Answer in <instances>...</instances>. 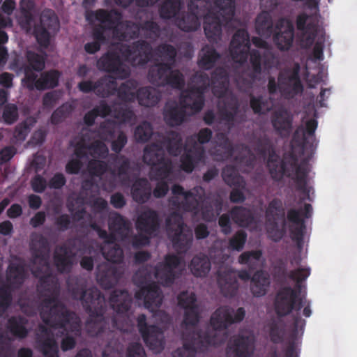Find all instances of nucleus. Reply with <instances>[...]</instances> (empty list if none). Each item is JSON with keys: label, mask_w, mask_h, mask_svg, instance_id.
Here are the masks:
<instances>
[{"label": "nucleus", "mask_w": 357, "mask_h": 357, "mask_svg": "<svg viewBox=\"0 0 357 357\" xmlns=\"http://www.w3.org/2000/svg\"><path fill=\"white\" fill-rule=\"evenodd\" d=\"M72 297L80 300L89 317L85 328L91 337L101 336L107 330L118 328L117 315L127 313L132 304V298L126 289H116L109 298L111 309L116 314L106 315L107 304L104 295L96 287L84 289L83 286H76L70 289Z\"/></svg>", "instance_id": "obj_1"}, {"label": "nucleus", "mask_w": 357, "mask_h": 357, "mask_svg": "<svg viewBox=\"0 0 357 357\" xmlns=\"http://www.w3.org/2000/svg\"><path fill=\"white\" fill-rule=\"evenodd\" d=\"M245 317L243 307H238L236 312L228 306L222 305L217 308L211 314L210 324L212 329L194 331L183 334V345L178 348L172 357H195L197 351H204L209 346H218L222 340L217 335L218 331L227 330L231 325L241 322Z\"/></svg>", "instance_id": "obj_2"}, {"label": "nucleus", "mask_w": 357, "mask_h": 357, "mask_svg": "<svg viewBox=\"0 0 357 357\" xmlns=\"http://www.w3.org/2000/svg\"><path fill=\"white\" fill-rule=\"evenodd\" d=\"M38 288L44 296L40 311L43 321L54 329H63L72 324L75 329L79 331V325L75 314L68 310L59 299L60 286L58 280L50 273L41 276Z\"/></svg>", "instance_id": "obj_3"}, {"label": "nucleus", "mask_w": 357, "mask_h": 357, "mask_svg": "<svg viewBox=\"0 0 357 357\" xmlns=\"http://www.w3.org/2000/svg\"><path fill=\"white\" fill-rule=\"evenodd\" d=\"M211 0H190L188 11L178 15L175 25L184 32H192L200 27V17H204V31L210 43H216L222 35L221 15Z\"/></svg>", "instance_id": "obj_4"}, {"label": "nucleus", "mask_w": 357, "mask_h": 357, "mask_svg": "<svg viewBox=\"0 0 357 357\" xmlns=\"http://www.w3.org/2000/svg\"><path fill=\"white\" fill-rule=\"evenodd\" d=\"M310 275V268H298L289 271V278L296 282L294 288L290 286L281 287L275 295L274 305L278 317H286L294 310L296 312L292 315L294 335L298 334L299 331H303L306 324L300 316L299 311L303 307V297L301 296L302 283Z\"/></svg>", "instance_id": "obj_5"}, {"label": "nucleus", "mask_w": 357, "mask_h": 357, "mask_svg": "<svg viewBox=\"0 0 357 357\" xmlns=\"http://www.w3.org/2000/svg\"><path fill=\"white\" fill-rule=\"evenodd\" d=\"M257 33L266 38L273 35V42L282 50H288L292 46L294 37V28L292 22L287 19H279L273 26V20L267 12L259 13L255 22Z\"/></svg>", "instance_id": "obj_6"}, {"label": "nucleus", "mask_w": 357, "mask_h": 357, "mask_svg": "<svg viewBox=\"0 0 357 357\" xmlns=\"http://www.w3.org/2000/svg\"><path fill=\"white\" fill-rule=\"evenodd\" d=\"M93 16L100 24L95 25L92 29V38L93 41L84 45V50L88 54H95L100 50L101 45L107 43L106 31H117L116 27L121 24L122 15L119 11L115 9L107 10L105 9H98L87 16L90 20Z\"/></svg>", "instance_id": "obj_7"}, {"label": "nucleus", "mask_w": 357, "mask_h": 357, "mask_svg": "<svg viewBox=\"0 0 357 357\" xmlns=\"http://www.w3.org/2000/svg\"><path fill=\"white\" fill-rule=\"evenodd\" d=\"M250 49V36L245 29H238L230 42L229 50L232 60L240 64L244 63L250 53V62L252 73L257 76L261 73L262 55L257 50Z\"/></svg>", "instance_id": "obj_8"}, {"label": "nucleus", "mask_w": 357, "mask_h": 357, "mask_svg": "<svg viewBox=\"0 0 357 357\" xmlns=\"http://www.w3.org/2000/svg\"><path fill=\"white\" fill-rule=\"evenodd\" d=\"M27 278L24 262H11L6 271L7 284L0 286V318L10 306L13 301L12 290L19 289Z\"/></svg>", "instance_id": "obj_9"}, {"label": "nucleus", "mask_w": 357, "mask_h": 357, "mask_svg": "<svg viewBox=\"0 0 357 357\" xmlns=\"http://www.w3.org/2000/svg\"><path fill=\"white\" fill-rule=\"evenodd\" d=\"M179 211L176 210L168 216L166 227L174 248L179 253H185L192 245L193 235L192 229L184 223Z\"/></svg>", "instance_id": "obj_10"}, {"label": "nucleus", "mask_w": 357, "mask_h": 357, "mask_svg": "<svg viewBox=\"0 0 357 357\" xmlns=\"http://www.w3.org/2000/svg\"><path fill=\"white\" fill-rule=\"evenodd\" d=\"M143 161L151 166V178L159 181L165 180L173 172L172 160L165 156L161 145L151 144L144 150Z\"/></svg>", "instance_id": "obj_11"}, {"label": "nucleus", "mask_w": 357, "mask_h": 357, "mask_svg": "<svg viewBox=\"0 0 357 357\" xmlns=\"http://www.w3.org/2000/svg\"><path fill=\"white\" fill-rule=\"evenodd\" d=\"M319 3L317 0H306L305 6L310 10V14L301 13L296 17V28L302 33L303 42L307 47L312 45L315 38L321 31L319 26L320 18Z\"/></svg>", "instance_id": "obj_12"}, {"label": "nucleus", "mask_w": 357, "mask_h": 357, "mask_svg": "<svg viewBox=\"0 0 357 357\" xmlns=\"http://www.w3.org/2000/svg\"><path fill=\"white\" fill-rule=\"evenodd\" d=\"M276 171L271 174L273 179L279 180L284 176L291 177L295 174L294 181L298 190H304L307 185L308 168L306 162L298 164V158L294 153H289L284 156V159L279 162Z\"/></svg>", "instance_id": "obj_13"}, {"label": "nucleus", "mask_w": 357, "mask_h": 357, "mask_svg": "<svg viewBox=\"0 0 357 357\" xmlns=\"http://www.w3.org/2000/svg\"><path fill=\"white\" fill-rule=\"evenodd\" d=\"M174 66L165 62H156L151 65L148 71L151 83L159 86H169L181 90L185 86L183 75L179 70H173Z\"/></svg>", "instance_id": "obj_14"}, {"label": "nucleus", "mask_w": 357, "mask_h": 357, "mask_svg": "<svg viewBox=\"0 0 357 357\" xmlns=\"http://www.w3.org/2000/svg\"><path fill=\"white\" fill-rule=\"evenodd\" d=\"M172 192L174 196L169 199V202L173 208L197 213L199 208L198 199L203 198L205 190L202 186H195L185 191L181 185L174 184Z\"/></svg>", "instance_id": "obj_15"}, {"label": "nucleus", "mask_w": 357, "mask_h": 357, "mask_svg": "<svg viewBox=\"0 0 357 357\" xmlns=\"http://www.w3.org/2000/svg\"><path fill=\"white\" fill-rule=\"evenodd\" d=\"M194 82L197 85L190 86L181 93V102L194 112H199L205 104L204 93L210 86V78L206 73H201L195 75Z\"/></svg>", "instance_id": "obj_16"}, {"label": "nucleus", "mask_w": 357, "mask_h": 357, "mask_svg": "<svg viewBox=\"0 0 357 357\" xmlns=\"http://www.w3.org/2000/svg\"><path fill=\"white\" fill-rule=\"evenodd\" d=\"M265 215L270 227L268 231L274 241H279L285 234L284 208L281 199H273L268 204Z\"/></svg>", "instance_id": "obj_17"}, {"label": "nucleus", "mask_w": 357, "mask_h": 357, "mask_svg": "<svg viewBox=\"0 0 357 357\" xmlns=\"http://www.w3.org/2000/svg\"><path fill=\"white\" fill-rule=\"evenodd\" d=\"M254 271L241 270L236 273V271L229 268H225L223 270H218V284L221 293L225 297L232 298L235 296L238 289V278L248 281H252V273Z\"/></svg>", "instance_id": "obj_18"}, {"label": "nucleus", "mask_w": 357, "mask_h": 357, "mask_svg": "<svg viewBox=\"0 0 357 357\" xmlns=\"http://www.w3.org/2000/svg\"><path fill=\"white\" fill-rule=\"evenodd\" d=\"M301 66L298 62L293 67L280 71L278 79L280 86V93L286 98H294L303 91V85L300 77Z\"/></svg>", "instance_id": "obj_19"}, {"label": "nucleus", "mask_w": 357, "mask_h": 357, "mask_svg": "<svg viewBox=\"0 0 357 357\" xmlns=\"http://www.w3.org/2000/svg\"><path fill=\"white\" fill-rule=\"evenodd\" d=\"M61 73L56 70H50L43 72L38 77V75L33 72L29 66L25 68V77L22 79V84L29 91L34 89L38 91L52 89L59 85Z\"/></svg>", "instance_id": "obj_20"}, {"label": "nucleus", "mask_w": 357, "mask_h": 357, "mask_svg": "<svg viewBox=\"0 0 357 357\" xmlns=\"http://www.w3.org/2000/svg\"><path fill=\"white\" fill-rule=\"evenodd\" d=\"M137 323L138 331L147 347L154 352L162 351L165 344L162 329L156 325H148L144 314L137 317Z\"/></svg>", "instance_id": "obj_21"}, {"label": "nucleus", "mask_w": 357, "mask_h": 357, "mask_svg": "<svg viewBox=\"0 0 357 357\" xmlns=\"http://www.w3.org/2000/svg\"><path fill=\"white\" fill-rule=\"evenodd\" d=\"M312 213V207L310 204H305L303 213L301 210L291 208L287 213V219L291 223L289 226V232L293 241L296 242L297 247L301 249L303 245V238L305 230V218H309Z\"/></svg>", "instance_id": "obj_22"}, {"label": "nucleus", "mask_w": 357, "mask_h": 357, "mask_svg": "<svg viewBox=\"0 0 357 357\" xmlns=\"http://www.w3.org/2000/svg\"><path fill=\"white\" fill-rule=\"evenodd\" d=\"M317 126L318 122L315 119H308L304 125L298 126L292 135V146H298L302 151L305 149L311 151L315 149L317 145L315 137Z\"/></svg>", "instance_id": "obj_23"}, {"label": "nucleus", "mask_w": 357, "mask_h": 357, "mask_svg": "<svg viewBox=\"0 0 357 357\" xmlns=\"http://www.w3.org/2000/svg\"><path fill=\"white\" fill-rule=\"evenodd\" d=\"M96 67L100 71L112 73L119 79H126L130 76L129 68L115 51H108L103 54L97 60Z\"/></svg>", "instance_id": "obj_24"}, {"label": "nucleus", "mask_w": 357, "mask_h": 357, "mask_svg": "<svg viewBox=\"0 0 357 357\" xmlns=\"http://www.w3.org/2000/svg\"><path fill=\"white\" fill-rule=\"evenodd\" d=\"M252 143L255 152L262 158L267 159V166L270 174L274 173L280 160L278 155L276 154L271 138L267 134L263 133L255 136Z\"/></svg>", "instance_id": "obj_25"}, {"label": "nucleus", "mask_w": 357, "mask_h": 357, "mask_svg": "<svg viewBox=\"0 0 357 357\" xmlns=\"http://www.w3.org/2000/svg\"><path fill=\"white\" fill-rule=\"evenodd\" d=\"M178 305L184 310L183 324L195 326L200 319V310L194 292L181 291L177 296Z\"/></svg>", "instance_id": "obj_26"}, {"label": "nucleus", "mask_w": 357, "mask_h": 357, "mask_svg": "<svg viewBox=\"0 0 357 357\" xmlns=\"http://www.w3.org/2000/svg\"><path fill=\"white\" fill-rule=\"evenodd\" d=\"M255 338L252 334H237L229 341L227 347V357H252L255 351Z\"/></svg>", "instance_id": "obj_27"}, {"label": "nucleus", "mask_w": 357, "mask_h": 357, "mask_svg": "<svg viewBox=\"0 0 357 357\" xmlns=\"http://www.w3.org/2000/svg\"><path fill=\"white\" fill-rule=\"evenodd\" d=\"M153 48L150 43L139 40L123 47L122 53L132 64L146 65L152 57Z\"/></svg>", "instance_id": "obj_28"}, {"label": "nucleus", "mask_w": 357, "mask_h": 357, "mask_svg": "<svg viewBox=\"0 0 357 357\" xmlns=\"http://www.w3.org/2000/svg\"><path fill=\"white\" fill-rule=\"evenodd\" d=\"M160 218L158 213L150 208L142 211L135 221L136 229L142 234L155 236L159 231Z\"/></svg>", "instance_id": "obj_29"}, {"label": "nucleus", "mask_w": 357, "mask_h": 357, "mask_svg": "<svg viewBox=\"0 0 357 357\" xmlns=\"http://www.w3.org/2000/svg\"><path fill=\"white\" fill-rule=\"evenodd\" d=\"M140 32L145 38L155 40L160 35V27L153 20H146L142 23L128 22L127 33L122 34V38L125 39L128 34L130 38L136 39L139 38Z\"/></svg>", "instance_id": "obj_30"}, {"label": "nucleus", "mask_w": 357, "mask_h": 357, "mask_svg": "<svg viewBox=\"0 0 357 357\" xmlns=\"http://www.w3.org/2000/svg\"><path fill=\"white\" fill-rule=\"evenodd\" d=\"M121 275L119 269L113 264L102 262L97 266L96 280L103 289H112L118 282Z\"/></svg>", "instance_id": "obj_31"}, {"label": "nucleus", "mask_w": 357, "mask_h": 357, "mask_svg": "<svg viewBox=\"0 0 357 357\" xmlns=\"http://www.w3.org/2000/svg\"><path fill=\"white\" fill-rule=\"evenodd\" d=\"M205 149L197 144L194 140L190 149L185 147V153L181 157V169L187 172H192L196 165L205 161Z\"/></svg>", "instance_id": "obj_32"}, {"label": "nucleus", "mask_w": 357, "mask_h": 357, "mask_svg": "<svg viewBox=\"0 0 357 357\" xmlns=\"http://www.w3.org/2000/svg\"><path fill=\"white\" fill-rule=\"evenodd\" d=\"M137 299L143 300L144 305L149 309L159 307L162 305V294L160 287L154 282L140 288L135 295Z\"/></svg>", "instance_id": "obj_33"}, {"label": "nucleus", "mask_w": 357, "mask_h": 357, "mask_svg": "<svg viewBox=\"0 0 357 357\" xmlns=\"http://www.w3.org/2000/svg\"><path fill=\"white\" fill-rule=\"evenodd\" d=\"M271 121L275 132L281 137H287L291 133L293 116L286 109L280 108L274 111Z\"/></svg>", "instance_id": "obj_34"}, {"label": "nucleus", "mask_w": 357, "mask_h": 357, "mask_svg": "<svg viewBox=\"0 0 357 357\" xmlns=\"http://www.w3.org/2000/svg\"><path fill=\"white\" fill-rule=\"evenodd\" d=\"M215 142L218 148L211 149L210 154L217 161L230 159L234 155V149L227 135L224 132H218L215 135Z\"/></svg>", "instance_id": "obj_35"}, {"label": "nucleus", "mask_w": 357, "mask_h": 357, "mask_svg": "<svg viewBox=\"0 0 357 357\" xmlns=\"http://www.w3.org/2000/svg\"><path fill=\"white\" fill-rule=\"evenodd\" d=\"M30 250L34 261L40 260L43 265L48 266L45 254L49 250V243L43 234L36 232L31 234Z\"/></svg>", "instance_id": "obj_36"}, {"label": "nucleus", "mask_w": 357, "mask_h": 357, "mask_svg": "<svg viewBox=\"0 0 357 357\" xmlns=\"http://www.w3.org/2000/svg\"><path fill=\"white\" fill-rule=\"evenodd\" d=\"M222 97V105L220 106L219 112L223 121L228 123H233L239 111L240 104L238 98L233 93Z\"/></svg>", "instance_id": "obj_37"}, {"label": "nucleus", "mask_w": 357, "mask_h": 357, "mask_svg": "<svg viewBox=\"0 0 357 357\" xmlns=\"http://www.w3.org/2000/svg\"><path fill=\"white\" fill-rule=\"evenodd\" d=\"M108 226L114 236L122 240L127 238L131 232L130 221L117 212L112 213L109 218Z\"/></svg>", "instance_id": "obj_38"}, {"label": "nucleus", "mask_w": 357, "mask_h": 357, "mask_svg": "<svg viewBox=\"0 0 357 357\" xmlns=\"http://www.w3.org/2000/svg\"><path fill=\"white\" fill-rule=\"evenodd\" d=\"M229 83V74L225 68L218 67L212 72V91L215 96L222 97L227 91Z\"/></svg>", "instance_id": "obj_39"}, {"label": "nucleus", "mask_w": 357, "mask_h": 357, "mask_svg": "<svg viewBox=\"0 0 357 357\" xmlns=\"http://www.w3.org/2000/svg\"><path fill=\"white\" fill-rule=\"evenodd\" d=\"M198 211H201L202 219L206 222L215 220L222 209V201L217 197L212 201L205 199V195L202 199H199ZM197 213L196 214H197Z\"/></svg>", "instance_id": "obj_40"}, {"label": "nucleus", "mask_w": 357, "mask_h": 357, "mask_svg": "<svg viewBox=\"0 0 357 357\" xmlns=\"http://www.w3.org/2000/svg\"><path fill=\"white\" fill-rule=\"evenodd\" d=\"M157 144L161 145L162 149H166L167 153L172 156L179 155L183 149V139L181 134L171 130L162 136L161 141Z\"/></svg>", "instance_id": "obj_41"}, {"label": "nucleus", "mask_w": 357, "mask_h": 357, "mask_svg": "<svg viewBox=\"0 0 357 357\" xmlns=\"http://www.w3.org/2000/svg\"><path fill=\"white\" fill-rule=\"evenodd\" d=\"M73 255L65 245L57 248L54 253L53 259L57 271L61 273H68L73 268Z\"/></svg>", "instance_id": "obj_42"}, {"label": "nucleus", "mask_w": 357, "mask_h": 357, "mask_svg": "<svg viewBox=\"0 0 357 357\" xmlns=\"http://www.w3.org/2000/svg\"><path fill=\"white\" fill-rule=\"evenodd\" d=\"M132 199L140 204L147 202L151 196V188L146 178H139L132 183L130 189Z\"/></svg>", "instance_id": "obj_43"}, {"label": "nucleus", "mask_w": 357, "mask_h": 357, "mask_svg": "<svg viewBox=\"0 0 357 357\" xmlns=\"http://www.w3.org/2000/svg\"><path fill=\"white\" fill-rule=\"evenodd\" d=\"M179 102L181 107L171 106L166 107L164 110V119L166 123L170 126H180L184 122L186 116V109H190L195 113L190 107H185L181 102V95L180 96Z\"/></svg>", "instance_id": "obj_44"}, {"label": "nucleus", "mask_w": 357, "mask_h": 357, "mask_svg": "<svg viewBox=\"0 0 357 357\" xmlns=\"http://www.w3.org/2000/svg\"><path fill=\"white\" fill-rule=\"evenodd\" d=\"M250 107L255 114L266 115L273 108L274 99L264 95L249 93Z\"/></svg>", "instance_id": "obj_45"}, {"label": "nucleus", "mask_w": 357, "mask_h": 357, "mask_svg": "<svg viewBox=\"0 0 357 357\" xmlns=\"http://www.w3.org/2000/svg\"><path fill=\"white\" fill-rule=\"evenodd\" d=\"M160 98V93L151 86L139 88L137 91L136 99L140 105L146 107H154Z\"/></svg>", "instance_id": "obj_46"}, {"label": "nucleus", "mask_w": 357, "mask_h": 357, "mask_svg": "<svg viewBox=\"0 0 357 357\" xmlns=\"http://www.w3.org/2000/svg\"><path fill=\"white\" fill-rule=\"evenodd\" d=\"M96 95L100 98H107L116 94L117 82L109 75H105L96 81Z\"/></svg>", "instance_id": "obj_47"}, {"label": "nucleus", "mask_w": 357, "mask_h": 357, "mask_svg": "<svg viewBox=\"0 0 357 357\" xmlns=\"http://www.w3.org/2000/svg\"><path fill=\"white\" fill-rule=\"evenodd\" d=\"M189 268L195 277L203 278L209 273L211 264L206 255L200 253L192 259Z\"/></svg>", "instance_id": "obj_48"}, {"label": "nucleus", "mask_w": 357, "mask_h": 357, "mask_svg": "<svg viewBox=\"0 0 357 357\" xmlns=\"http://www.w3.org/2000/svg\"><path fill=\"white\" fill-rule=\"evenodd\" d=\"M233 221L241 227H248L255 223L252 212L243 206H234L230 211Z\"/></svg>", "instance_id": "obj_49"}, {"label": "nucleus", "mask_w": 357, "mask_h": 357, "mask_svg": "<svg viewBox=\"0 0 357 357\" xmlns=\"http://www.w3.org/2000/svg\"><path fill=\"white\" fill-rule=\"evenodd\" d=\"M269 285V277L263 271H257L253 274L250 289L255 296L260 297L264 296L267 292Z\"/></svg>", "instance_id": "obj_50"}, {"label": "nucleus", "mask_w": 357, "mask_h": 357, "mask_svg": "<svg viewBox=\"0 0 357 357\" xmlns=\"http://www.w3.org/2000/svg\"><path fill=\"white\" fill-rule=\"evenodd\" d=\"M224 182L230 187L244 189L246 185L244 178L238 173V170L231 165H226L222 171Z\"/></svg>", "instance_id": "obj_51"}, {"label": "nucleus", "mask_w": 357, "mask_h": 357, "mask_svg": "<svg viewBox=\"0 0 357 357\" xmlns=\"http://www.w3.org/2000/svg\"><path fill=\"white\" fill-rule=\"evenodd\" d=\"M183 3L181 0H164L160 5L158 13L162 20L176 19Z\"/></svg>", "instance_id": "obj_52"}, {"label": "nucleus", "mask_w": 357, "mask_h": 357, "mask_svg": "<svg viewBox=\"0 0 357 357\" xmlns=\"http://www.w3.org/2000/svg\"><path fill=\"white\" fill-rule=\"evenodd\" d=\"M27 323V319L22 316H12L8 319L7 328L13 336L23 339L29 333L26 328Z\"/></svg>", "instance_id": "obj_53"}, {"label": "nucleus", "mask_w": 357, "mask_h": 357, "mask_svg": "<svg viewBox=\"0 0 357 357\" xmlns=\"http://www.w3.org/2000/svg\"><path fill=\"white\" fill-rule=\"evenodd\" d=\"M202 54L198 60V66L204 70L212 69L220 59V54L217 50L209 45H205L202 49Z\"/></svg>", "instance_id": "obj_54"}, {"label": "nucleus", "mask_w": 357, "mask_h": 357, "mask_svg": "<svg viewBox=\"0 0 357 357\" xmlns=\"http://www.w3.org/2000/svg\"><path fill=\"white\" fill-rule=\"evenodd\" d=\"M46 56L45 52H43V54H40L33 51L27 50L26 52V58L28 63L22 64L20 70L23 71L24 75L26 66H29L33 72H41L45 67Z\"/></svg>", "instance_id": "obj_55"}, {"label": "nucleus", "mask_w": 357, "mask_h": 357, "mask_svg": "<svg viewBox=\"0 0 357 357\" xmlns=\"http://www.w3.org/2000/svg\"><path fill=\"white\" fill-rule=\"evenodd\" d=\"M112 169L111 173L119 178L128 177L132 169L131 161L123 155L112 156Z\"/></svg>", "instance_id": "obj_56"}, {"label": "nucleus", "mask_w": 357, "mask_h": 357, "mask_svg": "<svg viewBox=\"0 0 357 357\" xmlns=\"http://www.w3.org/2000/svg\"><path fill=\"white\" fill-rule=\"evenodd\" d=\"M179 274L174 270H171L161 264L155 267V277L164 287H171Z\"/></svg>", "instance_id": "obj_57"}, {"label": "nucleus", "mask_w": 357, "mask_h": 357, "mask_svg": "<svg viewBox=\"0 0 357 357\" xmlns=\"http://www.w3.org/2000/svg\"><path fill=\"white\" fill-rule=\"evenodd\" d=\"M105 259L110 264H119L123 259V251L117 244L114 243L106 244L101 248Z\"/></svg>", "instance_id": "obj_58"}, {"label": "nucleus", "mask_w": 357, "mask_h": 357, "mask_svg": "<svg viewBox=\"0 0 357 357\" xmlns=\"http://www.w3.org/2000/svg\"><path fill=\"white\" fill-rule=\"evenodd\" d=\"M262 255L261 250L245 251L238 257V262L241 264L246 265L250 271H255L259 266Z\"/></svg>", "instance_id": "obj_59"}, {"label": "nucleus", "mask_w": 357, "mask_h": 357, "mask_svg": "<svg viewBox=\"0 0 357 357\" xmlns=\"http://www.w3.org/2000/svg\"><path fill=\"white\" fill-rule=\"evenodd\" d=\"M213 1L222 20L225 22L231 21L235 15V0H213Z\"/></svg>", "instance_id": "obj_60"}, {"label": "nucleus", "mask_w": 357, "mask_h": 357, "mask_svg": "<svg viewBox=\"0 0 357 357\" xmlns=\"http://www.w3.org/2000/svg\"><path fill=\"white\" fill-rule=\"evenodd\" d=\"M155 52L165 63H171L172 66H174L177 50L173 45L162 43L155 48Z\"/></svg>", "instance_id": "obj_61"}, {"label": "nucleus", "mask_w": 357, "mask_h": 357, "mask_svg": "<svg viewBox=\"0 0 357 357\" xmlns=\"http://www.w3.org/2000/svg\"><path fill=\"white\" fill-rule=\"evenodd\" d=\"M40 26L48 29L51 32H56L59 29V21L54 10H44L40 17Z\"/></svg>", "instance_id": "obj_62"}, {"label": "nucleus", "mask_w": 357, "mask_h": 357, "mask_svg": "<svg viewBox=\"0 0 357 357\" xmlns=\"http://www.w3.org/2000/svg\"><path fill=\"white\" fill-rule=\"evenodd\" d=\"M135 88V83L132 81H126L122 83L119 87L116 93L118 98L123 102H134L137 97V93L134 92Z\"/></svg>", "instance_id": "obj_63"}, {"label": "nucleus", "mask_w": 357, "mask_h": 357, "mask_svg": "<svg viewBox=\"0 0 357 357\" xmlns=\"http://www.w3.org/2000/svg\"><path fill=\"white\" fill-rule=\"evenodd\" d=\"M39 349L44 357H59V346L53 337H47L43 340H38Z\"/></svg>", "instance_id": "obj_64"}]
</instances>
